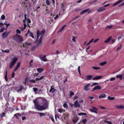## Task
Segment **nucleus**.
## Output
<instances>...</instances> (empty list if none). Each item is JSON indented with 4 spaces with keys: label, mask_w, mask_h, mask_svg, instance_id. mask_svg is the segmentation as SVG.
<instances>
[{
    "label": "nucleus",
    "mask_w": 124,
    "mask_h": 124,
    "mask_svg": "<svg viewBox=\"0 0 124 124\" xmlns=\"http://www.w3.org/2000/svg\"><path fill=\"white\" fill-rule=\"evenodd\" d=\"M115 78H112L110 79V81H114L115 80Z\"/></svg>",
    "instance_id": "052dcab7"
},
{
    "label": "nucleus",
    "mask_w": 124,
    "mask_h": 124,
    "mask_svg": "<svg viewBox=\"0 0 124 124\" xmlns=\"http://www.w3.org/2000/svg\"><path fill=\"white\" fill-rule=\"evenodd\" d=\"M61 8L60 10H63V11L64 12V8H65V7L64 6V4L63 3H62L61 5Z\"/></svg>",
    "instance_id": "5701e85b"
},
{
    "label": "nucleus",
    "mask_w": 124,
    "mask_h": 124,
    "mask_svg": "<svg viewBox=\"0 0 124 124\" xmlns=\"http://www.w3.org/2000/svg\"><path fill=\"white\" fill-rule=\"evenodd\" d=\"M123 5H124V2L122 3L121 4L119 5V7L121 6H123Z\"/></svg>",
    "instance_id": "774afa93"
},
{
    "label": "nucleus",
    "mask_w": 124,
    "mask_h": 124,
    "mask_svg": "<svg viewBox=\"0 0 124 124\" xmlns=\"http://www.w3.org/2000/svg\"><path fill=\"white\" fill-rule=\"evenodd\" d=\"M18 116H21V115L19 113H17L15 114L14 115V117H15L17 119H18L19 118L18 117Z\"/></svg>",
    "instance_id": "2eb2a0df"
},
{
    "label": "nucleus",
    "mask_w": 124,
    "mask_h": 124,
    "mask_svg": "<svg viewBox=\"0 0 124 124\" xmlns=\"http://www.w3.org/2000/svg\"><path fill=\"white\" fill-rule=\"evenodd\" d=\"M92 68L93 69L96 70H99L100 69V67L93 66L92 67Z\"/></svg>",
    "instance_id": "7c9ffc66"
},
{
    "label": "nucleus",
    "mask_w": 124,
    "mask_h": 124,
    "mask_svg": "<svg viewBox=\"0 0 124 124\" xmlns=\"http://www.w3.org/2000/svg\"><path fill=\"white\" fill-rule=\"evenodd\" d=\"M104 121L108 124H111L112 122L111 121H107L104 120Z\"/></svg>",
    "instance_id": "3c124183"
},
{
    "label": "nucleus",
    "mask_w": 124,
    "mask_h": 124,
    "mask_svg": "<svg viewBox=\"0 0 124 124\" xmlns=\"http://www.w3.org/2000/svg\"><path fill=\"white\" fill-rule=\"evenodd\" d=\"M113 26V25H111L110 26H107V28L108 29H111L112 27Z\"/></svg>",
    "instance_id": "c03bdc74"
},
{
    "label": "nucleus",
    "mask_w": 124,
    "mask_h": 124,
    "mask_svg": "<svg viewBox=\"0 0 124 124\" xmlns=\"http://www.w3.org/2000/svg\"><path fill=\"white\" fill-rule=\"evenodd\" d=\"M77 115L78 116H82L83 115L86 116V114L85 113L81 112L79 113Z\"/></svg>",
    "instance_id": "cd10ccee"
},
{
    "label": "nucleus",
    "mask_w": 124,
    "mask_h": 124,
    "mask_svg": "<svg viewBox=\"0 0 124 124\" xmlns=\"http://www.w3.org/2000/svg\"><path fill=\"white\" fill-rule=\"evenodd\" d=\"M4 24H5L6 25L7 28L8 26L9 25H10V23H4Z\"/></svg>",
    "instance_id": "4d7b16f0"
},
{
    "label": "nucleus",
    "mask_w": 124,
    "mask_h": 124,
    "mask_svg": "<svg viewBox=\"0 0 124 124\" xmlns=\"http://www.w3.org/2000/svg\"><path fill=\"white\" fill-rule=\"evenodd\" d=\"M122 36V35H120V36L118 37V40H119L121 38Z\"/></svg>",
    "instance_id": "6e6d98bb"
},
{
    "label": "nucleus",
    "mask_w": 124,
    "mask_h": 124,
    "mask_svg": "<svg viewBox=\"0 0 124 124\" xmlns=\"http://www.w3.org/2000/svg\"><path fill=\"white\" fill-rule=\"evenodd\" d=\"M46 4L48 5H50V2L48 0H46Z\"/></svg>",
    "instance_id": "a19ab883"
},
{
    "label": "nucleus",
    "mask_w": 124,
    "mask_h": 124,
    "mask_svg": "<svg viewBox=\"0 0 124 124\" xmlns=\"http://www.w3.org/2000/svg\"><path fill=\"white\" fill-rule=\"evenodd\" d=\"M89 10V8H88L84 10L83 11H82L80 13V14L81 15L83 14L84 13L86 12H87Z\"/></svg>",
    "instance_id": "4468645a"
},
{
    "label": "nucleus",
    "mask_w": 124,
    "mask_h": 124,
    "mask_svg": "<svg viewBox=\"0 0 124 124\" xmlns=\"http://www.w3.org/2000/svg\"><path fill=\"white\" fill-rule=\"evenodd\" d=\"M38 114H39L40 116L41 117L42 116H44L45 115V114L44 113H41V112H38Z\"/></svg>",
    "instance_id": "a878e982"
},
{
    "label": "nucleus",
    "mask_w": 124,
    "mask_h": 124,
    "mask_svg": "<svg viewBox=\"0 0 124 124\" xmlns=\"http://www.w3.org/2000/svg\"><path fill=\"white\" fill-rule=\"evenodd\" d=\"M29 31V34L30 37H32V38L34 39V37L33 36V33L30 31Z\"/></svg>",
    "instance_id": "bb28decb"
},
{
    "label": "nucleus",
    "mask_w": 124,
    "mask_h": 124,
    "mask_svg": "<svg viewBox=\"0 0 124 124\" xmlns=\"http://www.w3.org/2000/svg\"><path fill=\"white\" fill-rule=\"evenodd\" d=\"M16 32L17 34H20L21 33V32L20 30L19 29H17L16 30Z\"/></svg>",
    "instance_id": "f704fd0d"
},
{
    "label": "nucleus",
    "mask_w": 124,
    "mask_h": 124,
    "mask_svg": "<svg viewBox=\"0 0 124 124\" xmlns=\"http://www.w3.org/2000/svg\"><path fill=\"white\" fill-rule=\"evenodd\" d=\"M124 0H119V1H117V2L114 4L113 5V6H115L117 4H118L122 2V1H124Z\"/></svg>",
    "instance_id": "4be33fe9"
},
{
    "label": "nucleus",
    "mask_w": 124,
    "mask_h": 124,
    "mask_svg": "<svg viewBox=\"0 0 124 124\" xmlns=\"http://www.w3.org/2000/svg\"><path fill=\"white\" fill-rule=\"evenodd\" d=\"M23 87L22 85H20L18 90H17V92H19L22 90L23 89Z\"/></svg>",
    "instance_id": "b1692460"
},
{
    "label": "nucleus",
    "mask_w": 124,
    "mask_h": 124,
    "mask_svg": "<svg viewBox=\"0 0 124 124\" xmlns=\"http://www.w3.org/2000/svg\"><path fill=\"white\" fill-rule=\"evenodd\" d=\"M105 8L103 7H101V11H105Z\"/></svg>",
    "instance_id": "bf43d9fd"
},
{
    "label": "nucleus",
    "mask_w": 124,
    "mask_h": 124,
    "mask_svg": "<svg viewBox=\"0 0 124 124\" xmlns=\"http://www.w3.org/2000/svg\"><path fill=\"white\" fill-rule=\"evenodd\" d=\"M5 29V28L4 27H2L1 29L0 30V32H3Z\"/></svg>",
    "instance_id": "ea45409f"
},
{
    "label": "nucleus",
    "mask_w": 124,
    "mask_h": 124,
    "mask_svg": "<svg viewBox=\"0 0 124 124\" xmlns=\"http://www.w3.org/2000/svg\"><path fill=\"white\" fill-rule=\"evenodd\" d=\"M107 63V62L105 61L103 62H101V66H103L106 64Z\"/></svg>",
    "instance_id": "de8ad7c7"
},
{
    "label": "nucleus",
    "mask_w": 124,
    "mask_h": 124,
    "mask_svg": "<svg viewBox=\"0 0 124 124\" xmlns=\"http://www.w3.org/2000/svg\"><path fill=\"white\" fill-rule=\"evenodd\" d=\"M37 71L39 73H41L44 70V69L42 68H38L37 69Z\"/></svg>",
    "instance_id": "6ab92c4d"
},
{
    "label": "nucleus",
    "mask_w": 124,
    "mask_h": 124,
    "mask_svg": "<svg viewBox=\"0 0 124 124\" xmlns=\"http://www.w3.org/2000/svg\"><path fill=\"white\" fill-rule=\"evenodd\" d=\"M63 110L61 108H60L58 110V112L60 113H62V111Z\"/></svg>",
    "instance_id": "0e129e2a"
},
{
    "label": "nucleus",
    "mask_w": 124,
    "mask_h": 124,
    "mask_svg": "<svg viewBox=\"0 0 124 124\" xmlns=\"http://www.w3.org/2000/svg\"><path fill=\"white\" fill-rule=\"evenodd\" d=\"M92 109H91L90 110L92 112L97 113V111L98 110V109L96 107H94L93 106H92Z\"/></svg>",
    "instance_id": "0eeeda50"
},
{
    "label": "nucleus",
    "mask_w": 124,
    "mask_h": 124,
    "mask_svg": "<svg viewBox=\"0 0 124 124\" xmlns=\"http://www.w3.org/2000/svg\"><path fill=\"white\" fill-rule=\"evenodd\" d=\"M30 83H35V81L34 79H31L30 80Z\"/></svg>",
    "instance_id": "79ce46f5"
},
{
    "label": "nucleus",
    "mask_w": 124,
    "mask_h": 124,
    "mask_svg": "<svg viewBox=\"0 0 124 124\" xmlns=\"http://www.w3.org/2000/svg\"><path fill=\"white\" fill-rule=\"evenodd\" d=\"M2 51L3 52L8 53L9 52V49H6L5 50H2Z\"/></svg>",
    "instance_id": "c9c22d12"
},
{
    "label": "nucleus",
    "mask_w": 124,
    "mask_h": 124,
    "mask_svg": "<svg viewBox=\"0 0 124 124\" xmlns=\"http://www.w3.org/2000/svg\"><path fill=\"white\" fill-rule=\"evenodd\" d=\"M76 37L73 36V38L72 39V41L74 42H75L76 41Z\"/></svg>",
    "instance_id": "37998d69"
},
{
    "label": "nucleus",
    "mask_w": 124,
    "mask_h": 124,
    "mask_svg": "<svg viewBox=\"0 0 124 124\" xmlns=\"http://www.w3.org/2000/svg\"><path fill=\"white\" fill-rule=\"evenodd\" d=\"M24 20H23V21H26V20H27V18H26V14H24Z\"/></svg>",
    "instance_id": "5fc2aeb1"
},
{
    "label": "nucleus",
    "mask_w": 124,
    "mask_h": 124,
    "mask_svg": "<svg viewBox=\"0 0 124 124\" xmlns=\"http://www.w3.org/2000/svg\"><path fill=\"white\" fill-rule=\"evenodd\" d=\"M74 93L72 91H70V94L69 96L70 97H71L72 96L74 95Z\"/></svg>",
    "instance_id": "2f4dec72"
},
{
    "label": "nucleus",
    "mask_w": 124,
    "mask_h": 124,
    "mask_svg": "<svg viewBox=\"0 0 124 124\" xmlns=\"http://www.w3.org/2000/svg\"><path fill=\"white\" fill-rule=\"evenodd\" d=\"M1 18L2 19L4 20L5 19V17L4 15H2L1 16Z\"/></svg>",
    "instance_id": "58836bf2"
},
{
    "label": "nucleus",
    "mask_w": 124,
    "mask_h": 124,
    "mask_svg": "<svg viewBox=\"0 0 124 124\" xmlns=\"http://www.w3.org/2000/svg\"><path fill=\"white\" fill-rule=\"evenodd\" d=\"M27 22L28 23H31V21L30 19L29 18H28L27 19Z\"/></svg>",
    "instance_id": "680f3d73"
},
{
    "label": "nucleus",
    "mask_w": 124,
    "mask_h": 124,
    "mask_svg": "<svg viewBox=\"0 0 124 124\" xmlns=\"http://www.w3.org/2000/svg\"><path fill=\"white\" fill-rule=\"evenodd\" d=\"M13 38L14 40L18 43L22 42L23 40V37L17 34L13 36Z\"/></svg>",
    "instance_id": "f03ea898"
},
{
    "label": "nucleus",
    "mask_w": 124,
    "mask_h": 124,
    "mask_svg": "<svg viewBox=\"0 0 124 124\" xmlns=\"http://www.w3.org/2000/svg\"><path fill=\"white\" fill-rule=\"evenodd\" d=\"M78 120V117L77 116L75 119L73 120L72 121L74 124H75L77 122Z\"/></svg>",
    "instance_id": "dca6fc26"
},
{
    "label": "nucleus",
    "mask_w": 124,
    "mask_h": 124,
    "mask_svg": "<svg viewBox=\"0 0 124 124\" xmlns=\"http://www.w3.org/2000/svg\"><path fill=\"white\" fill-rule=\"evenodd\" d=\"M106 97V95L105 94H101V97L102 98H105Z\"/></svg>",
    "instance_id": "864d4df0"
},
{
    "label": "nucleus",
    "mask_w": 124,
    "mask_h": 124,
    "mask_svg": "<svg viewBox=\"0 0 124 124\" xmlns=\"http://www.w3.org/2000/svg\"><path fill=\"white\" fill-rule=\"evenodd\" d=\"M112 38V37L110 36L109 38H108V39L104 41L105 43H108L109 42L110 40Z\"/></svg>",
    "instance_id": "a211bd4d"
},
{
    "label": "nucleus",
    "mask_w": 124,
    "mask_h": 124,
    "mask_svg": "<svg viewBox=\"0 0 124 124\" xmlns=\"http://www.w3.org/2000/svg\"><path fill=\"white\" fill-rule=\"evenodd\" d=\"M45 30L44 29L40 31L39 30H38L37 31V39H38L40 35H41V37L43 38V37L45 35Z\"/></svg>",
    "instance_id": "7ed1b4c3"
},
{
    "label": "nucleus",
    "mask_w": 124,
    "mask_h": 124,
    "mask_svg": "<svg viewBox=\"0 0 124 124\" xmlns=\"http://www.w3.org/2000/svg\"><path fill=\"white\" fill-rule=\"evenodd\" d=\"M99 40V39H95L93 41L94 43H96L97 42V41H98Z\"/></svg>",
    "instance_id": "69168bd1"
},
{
    "label": "nucleus",
    "mask_w": 124,
    "mask_h": 124,
    "mask_svg": "<svg viewBox=\"0 0 124 124\" xmlns=\"http://www.w3.org/2000/svg\"><path fill=\"white\" fill-rule=\"evenodd\" d=\"M101 89V86L99 85H97L95 86L92 89V91H93L96 89Z\"/></svg>",
    "instance_id": "9d476101"
},
{
    "label": "nucleus",
    "mask_w": 124,
    "mask_h": 124,
    "mask_svg": "<svg viewBox=\"0 0 124 124\" xmlns=\"http://www.w3.org/2000/svg\"><path fill=\"white\" fill-rule=\"evenodd\" d=\"M5 114L4 112H3L1 114V117H3L5 116Z\"/></svg>",
    "instance_id": "49530a36"
},
{
    "label": "nucleus",
    "mask_w": 124,
    "mask_h": 124,
    "mask_svg": "<svg viewBox=\"0 0 124 124\" xmlns=\"http://www.w3.org/2000/svg\"><path fill=\"white\" fill-rule=\"evenodd\" d=\"M20 62H19L17 63L16 66L14 70V71H15L17 70L18 68L20 67Z\"/></svg>",
    "instance_id": "9b49d317"
},
{
    "label": "nucleus",
    "mask_w": 124,
    "mask_h": 124,
    "mask_svg": "<svg viewBox=\"0 0 124 124\" xmlns=\"http://www.w3.org/2000/svg\"><path fill=\"white\" fill-rule=\"evenodd\" d=\"M90 85V84H88L85 85L84 87V90L85 91L89 90V87Z\"/></svg>",
    "instance_id": "6e6552de"
},
{
    "label": "nucleus",
    "mask_w": 124,
    "mask_h": 124,
    "mask_svg": "<svg viewBox=\"0 0 124 124\" xmlns=\"http://www.w3.org/2000/svg\"><path fill=\"white\" fill-rule=\"evenodd\" d=\"M116 107L117 109H123L124 108V106L122 105L116 106Z\"/></svg>",
    "instance_id": "f3484780"
},
{
    "label": "nucleus",
    "mask_w": 124,
    "mask_h": 124,
    "mask_svg": "<svg viewBox=\"0 0 124 124\" xmlns=\"http://www.w3.org/2000/svg\"><path fill=\"white\" fill-rule=\"evenodd\" d=\"M43 38L41 37H40V38L38 40V44H40L42 42V39Z\"/></svg>",
    "instance_id": "c756f323"
},
{
    "label": "nucleus",
    "mask_w": 124,
    "mask_h": 124,
    "mask_svg": "<svg viewBox=\"0 0 124 124\" xmlns=\"http://www.w3.org/2000/svg\"><path fill=\"white\" fill-rule=\"evenodd\" d=\"M66 25H64L62 26V28L60 29V30L58 32V33L61 32L64 29V28L66 27Z\"/></svg>",
    "instance_id": "393cba45"
},
{
    "label": "nucleus",
    "mask_w": 124,
    "mask_h": 124,
    "mask_svg": "<svg viewBox=\"0 0 124 124\" xmlns=\"http://www.w3.org/2000/svg\"><path fill=\"white\" fill-rule=\"evenodd\" d=\"M63 107L65 108H67L68 107V105L66 103H64L63 104Z\"/></svg>",
    "instance_id": "72a5a7b5"
},
{
    "label": "nucleus",
    "mask_w": 124,
    "mask_h": 124,
    "mask_svg": "<svg viewBox=\"0 0 124 124\" xmlns=\"http://www.w3.org/2000/svg\"><path fill=\"white\" fill-rule=\"evenodd\" d=\"M17 60L18 58L17 57H15L14 58L10 64L9 67L11 69L13 67Z\"/></svg>",
    "instance_id": "39448f33"
},
{
    "label": "nucleus",
    "mask_w": 124,
    "mask_h": 124,
    "mask_svg": "<svg viewBox=\"0 0 124 124\" xmlns=\"http://www.w3.org/2000/svg\"><path fill=\"white\" fill-rule=\"evenodd\" d=\"M25 44L26 46H28L30 45L31 44V43L26 42Z\"/></svg>",
    "instance_id": "8fccbe9b"
},
{
    "label": "nucleus",
    "mask_w": 124,
    "mask_h": 124,
    "mask_svg": "<svg viewBox=\"0 0 124 124\" xmlns=\"http://www.w3.org/2000/svg\"><path fill=\"white\" fill-rule=\"evenodd\" d=\"M116 77L118 78H119L120 79V80L122 79L123 76L121 75H119L116 76Z\"/></svg>",
    "instance_id": "473e14b6"
},
{
    "label": "nucleus",
    "mask_w": 124,
    "mask_h": 124,
    "mask_svg": "<svg viewBox=\"0 0 124 124\" xmlns=\"http://www.w3.org/2000/svg\"><path fill=\"white\" fill-rule=\"evenodd\" d=\"M45 77V76H42L40 78H36L35 79V80L36 81H38L40 80H41L43 79Z\"/></svg>",
    "instance_id": "412c9836"
},
{
    "label": "nucleus",
    "mask_w": 124,
    "mask_h": 124,
    "mask_svg": "<svg viewBox=\"0 0 124 124\" xmlns=\"http://www.w3.org/2000/svg\"><path fill=\"white\" fill-rule=\"evenodd\" d=\"M11 31H6L1 35V37L3 39H5L8 38V35L10 33Z\"/></svg>",
    "instance_id": "20e7f679"
},
{
    "label": "nucleus",
    "mask_w": 124,
    "mask_h": 124,
    "mask_svg": "<svg viewBox=\"0 0 124 124\" xmlns=\"http://www.w3.org/2000/svg\"><path fill=\"white\" fill-rule=\"evenodd\" d=\"M39 58L42 61L44 62L47 61V59L46 58V55L44 54H41L39 56Z\"/></svg>",
    "instance_id": "423d86ee"
},
{
    "label": "nucleus",
    "mask_w": 124,
    "mask_h": 124,
    "mask_svg": "<svg viewBox=\"0 0 124 124\" xmlns=\"http://www.w3.org/2000/svg\"><path fill=\"white\" fill-rule=\"evenodd\" d=\"M42 101L44 103L43 106L39 105L37 100L35 99L33 101L34 104L35 108L39 110H42L46 109L48 106V103L47 101L45 98H42Z\"/></svg>",
    "instance_id": "f257e3e1"
},
{
    "label": "nucleus",
    "mask_w": 124,
    "mask_h": 124,
    "mask_svg": "<svg viewBox=\"0 0 124 124\" xmlns=\"http://www.w3.org/2000/svg\"><path fill=\"white\" fill-rule=\"evenodd\" d=\"M122 45L120 44V45L119 46L117 47L116 51H117L121 49V47H122Z\"/></svg>",
    "instance_id": "4c0bfd02"
},
{
    "label": "nucleus",
    "mask_w": 124,
    "mask_h": 124,
    "mask_svg": "<svg viewBox=\"0 0 124 124\" xmlns=\"http://www.w3.org/2000/svg\"><path fill=\"white\" fill-rule=\"evenodd\" d=\"M15 76V73L14 72H13L12 73L11 77L12 78H13Z\"/></svg>",
    "instance_id": "a18cd8bd"
},
{
    "label": "nucleus",
    "mask_w": 124,
    "mask_h": 124,
    "mask_svg": "<svg viewBox=\"0 0 124 124\" xmlns=\"http://www.w3.org/2000/svg\"><path fill=\"white\" fill-rule=\"evenodd\" d=\"M98 84V83H93L92 85L91 86V87L93 85H97Z\"/></svg>",
    "instance_id": "13d9d810"
},
{
    "label": "nucleus",
    "mask_w": 124,
    "mask_h": 124,
    "mask_svg": "<svg viewBox=\"0 0 124 124\" xmlns=\"http://www.w3.org/2000/svg\"><path fill=\"white\" fill-rule=\"evenodd\" d=\"M101 78V76H97L93 78V80H97Z\"/></svg>",
    "instance_id": "aec40b11"
},
{
    "label": "nucleus",
    "mask_w": 124,
    "mask_h": 124,
    "mask_svg": "<svg viewBox=\"0 0 124 124\" xmlns=\"http://www.w3.org/2000/svg\"><path fill=\"white\" fill-rule=\"evenodd\" d=\"M5 75V78L6 81H8V78H7V71L6 70V71Z\"/></svg>",
    "instance_id": "c85d7f7f"
},
{
    "label": "nucleus",
    "mask_w": 124,
    "mask_h": 124,
    "mask_svg": "<svg viewBox=\"0 0 124 124\" xmlns=\"http://www.w3.org/2000/svg\"><path fill=\"white\" fill-rule=\"evenodd\" d=\"M54 86L52 85L51 86L50 88V89L49 92H51L52 91V92L53 93L54 92V91L56 90V89H54Z\"/></svg>",
    "instance_id": "f8f14e48"
},
{
    "label": "nucleus",
    "mask_w": 124,
    "mask_h": 124,
    "mask_svg": "<svg viewBox=\"0 0 124 124\" xmlns=\"http://www.w3.org/2000/svg\"><path fill=\"white\" fill-rule=\"evenodd\" d=\"M108 99L110 100H114L115 99L114 98V97H111L110 96H108Z\"/></svg>",
    "instance_id": "e433bc0d"
},
{
    "label": "nucleus",
    "mask_w": 124,
    "mask_h": 124,
    "mask_svg": "<svg viewBox=\"0 0 124 124\" xmlns=\"http://www.w3.org/2000/svg\"><path fill=\"white\" fill-rule=\"evenodd\" d=\"M93 77V76L91 75H88L86 76V79L87 80H89L91 79Z\"/></svg>",
    "instance_id": "ddd939ff"
},
{
    "label": "nucleus",
    "mask_w": 124,
    "mask_h": 124,
    "mask_svg": "<svg viewBox=\"0 0 124 124\" xmlns=\"http://www.w3.org/2000/svg\"><path fill=\"white\" fill-rule=\"evenodd\" d=\"M33 91L35 92H36L38 90V89L34 87L33 88Z\"/></svg>",
    "instance_id": "09e8293b"
},
{
    "label": "nucleus",
    "mask_w": 124,
    "mask_h": 124,
    "mask_svg": "<svg viewBox=\"0 0 124 124\" xmlns=\"http://www.w3.org/2000/svg\"><path fill=\"white\" fill-rule=\"evenodd\" d=\"M74 105L75 108L79 107L80 106V104L78 102L77 100L75 101Z\"/></svg>",
    "instance_id": "1a4fd4ad"
},
{
    "label": "nucleus",
    "mask_w": 124,
    "mask_h": 124,
    "mask_svg": "<svg viewBox=\"0 0 124 124\" xmlns=\"http://www.w3.org/2000/svg\"><path fill=\"white\" fill-rule=\"evenodd\" d=\"M87 121V120L86 119H83L82 120V122L84 123H85Z\"/></svg>",
    "instance_id": "603ef678"
},
{
    "label": "nucleus",
    "mask_w": 124,
    "mask_h": 124,
    "mask_svg": "<svg viewBox=\"0 0 124 124\" xmlns=\"http://www.w3.org/2000/svg\"><path fill=\"white\" fill-rule=\"evenodd\" d=\"M94 98V97H91V96H89L88 97V99H93Z\"/></svg>",
    "instance_id": "338daca9"
},
{
    "label": "nucleus",
    "mask_w": 124,
    "mask_h": 124,
    "mask_svg": "<svg viewBox=\"0 0 124 124\" xmlns=\"http://www.w3.org/2000/svg\"><path fill=\"white\" fill-rule=\"evenodd\" d=\"M29 29L28 30V32L27 33H26L25 34V36H27L28 35V34L29 33Z\"/></svg>",
    "instance_id": "e2e57ef3"
}]
</instances>
